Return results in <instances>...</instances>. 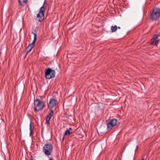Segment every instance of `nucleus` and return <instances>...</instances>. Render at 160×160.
Returning <instances> with one entry per match:
<instances>
[{"mask_svg":"<svg viewBox=\"0 0 160 160\" xmlns=\"http://www.w3.org/2000/svg\"><path fill=\"white\" fill-rule=\"evenodd\" d=\"M72 133V132H70L69 130L67 129L66 130L65 133L64 134V135L62 138V140L63 141L64 137L66 135H69Z\"/></svg>","mask_w":160,"mask_h":160,"instance_id":"10","label":"nucleus"},{"mask_svg":"<svg viewBox=\"0 0 160 160\" xmlns=\"http://www.w3.org/2000/svg\"><path fill=\"white\" fill-rule=\"evenodd\" d=\"M158 36L157 35H155L151 39L150 42V44L151 45H154L157 46L158 45L160 39L158 38Z\"/></svg>","mask_w":160,"mask_h":160,"instance_id":"9","label":"nucleus"},{"mask_svg":"<svg viewBox=\"0 0 160 160\" xmlns=\"http://www.w3.org/2000/svg\"><path fill=\"white\" fill-rule=\"evenodd\" d=\"M45 0V1L46 0Z\"/></svg>","mask_w":160,"mask_h":160,"instance_id":"24","label":"nucleus"},{"mask_svg":"<svg viewBox=\"0 0 160 160\" xmlns=\"http://www.w3.org/2000/svg\"><path fill=\"white\" fill-rule=\"evenodd\" d=\"M49 160H53L52 158H50Z\"/></svg>","mask_w":160,"mask_h":160,"instance_id":"19","label":"nucleus"},{"mask_svg":"<svg viewBox=\"0 0 160 160\" xmlns=\"http://www.w3.org/2000/svg\"><path fill=\"white\" fill-rule=\"evenodd\" d=\"M54 113L53 111V109H50V113L47 116L50 117V118L52 116Z\"/></svg>","mask_w":160,"mask_h":160,"instance_id":"13","label":"nucleus"},{"mask_svg":"<svg viewBox=\"0 0 160 160\" xmlns=\"http://www.w3.org/2000/svg\"><path fill=\"white\" fill-rule=\"evenodd\" d=\"M57 102V100L53 98H51L50 99L49 103L48 104V107L50 109H52V108L55 107Z\"/></svg>","mask_w":160,"mask_h":160,"instance_id":"8","label":"nucleus"},{"mask_svg":"<svg viewBox=\"0 0 160 160\" xmlns=\"http://www.w3.org/2000/svg\"><path fill=\"white\" fill-rule=\"evenodd\" d=\"M138 146H137L136 147V149L135 150V151H136L137 150V149H138Z\"/></svg>","mask_w":160,"mask_h":160,"instance_id":"17","label":"nucleus"},{"mask_svg":"<svg viewBox=\"0 0 160 160\" xmlns=\"http://www.w3.org/2000/svg\"><path fill=\"white\" fill-rule=\"evenodd\" d=\"M53 146L51 144H45L43 148V151L47 156L50 155L52 152Z\"/></svg>","mask_w":160,"mask_h":160,"instance_id":"3","label":"nucleus"},{"mask_svg":"<svg viewBox=\"0 0 160 160\" xmlns=\"http://www.w3.org/2000/svg\"><path fill=\"white\" fill-rule=\"evenodd\" d=\"M118 28L119 29H120V27H118Z\"/></svg>","mask_w":160,"mask_h":160,"instance_id":"21","label":"nucleus"},{"mask_svg":"<svg viewBox=\"0 0 160 160\" xmlns=\"http://www.w3.org/2000/svg\"><path fill=\"white\" fill-rule=\"evenodd\" d=\"M45 77L47 79H50L55 77V70L50 68L45 69Z\"/></svg>","mask_w":160,"mask_h":160,"instance_id":"4","label":"nucleus"},{"mask_svg":"<svg viewBox=\"0 0 160 160\" xmlns=\"http://www.w3.org/2000/svg\"><path fill=\"white\" fill-rule=\"evenodd\" d=\"M117 120L116 119H112L106 121V123L107 125V129L111 130L112 127L116 125Z\"/></svg>","mask_w":160,"mask_h":160,"instance_id":"6","label":"nucleus"},{"mask_svg":"<svg viewBox=\"0 0 160 160\" xmlns=\"http://www.w3.org/2000/svg\"><path fill=\"white\" fill-rule=\"evenodd\" d=\"M40 97L41 98V99H42L44 97L43 96H40Z\"/></svg>","mask_w":160,"mask_h":160,"instance_id":"16","label":"nucleus"},{"mask_svg":"<svg viewBox=\"0 0 160 160\" xmlns=\"http://www.w3.org/2000/svg\"><path fill=\"white\" fill-rule=\"evenodd\" d=\"M69 131L70 130H71V131H72V128H69V129H68Z\"/></svg>","mask_w":160,"mask_h":160,"instance_id":"18","label":"nucleus"},{"mask_svg":"<svg viewBox=\"0 0 160 160\" xmlns=\"http://www.w3.org/2000/svg\"><path fill=\"white\" fill-rule=\"evenodd\" d=\"M34 109L36 112L38 111L42 110L45 106L44 102L42 101L39 99H34Z\"/></svg>","mask_w":160,"mask_h":160,"instance_id":"1","label":"nucleus"},{"mask_svg":"<svg viewBox=\"0 0 160 160\" xmlns=\"http://www.w3.org/2000/svg\"><path fill=\"white\" fill-rule=\"evenodd\" d=\"M122 107H121V109H122Z\"/></svg>","mask_w":160,"mask_h":160,"instance_id":"23","label":"nucleus"},{"mask_svg":"<svg viewBox=\"0 0 160 160\" xmlns=\"http://www.w3.org/2000/svg\"><path fill=\"white\" fill-rule=\"evenodd\" d=\"M18 1L21 5L24 6L26 4L27 0H18Z\"/></svg>","mask_w":160,"mask_h":160,"instance_id":"11","label":"nucleus"},{"mask_svg":"<svg viewBox=\"0 0 160 160\" xmlns=\"http://www.w3.org/2000/svg\"><path fill=\"white\" fill-rule=\"evenodd\" d=\"M117 29V26L116 25H115L114 26H112L111 27V29L112 32H115Z\"/></svg>","mask_w":160,"mask_h":160,"instance_id":"12","label":"nucleus"},{"mask_svg":"<svg viewBox=\"0 0 160 160\" xmlns=\"http://www.w3.org/2000/svg\"><path fill=\"white\" fill-rule=\"evenodd\" d=\"M50 117H49L47 116V117L46 118V123L47 124H50V120L51 119Z\"/></svg>","mask_w":160,"mask_h":160,"instance_id":"14","label":"nucleus"},{"mask_svg":"<svg viewBox=\"0 0 160 160\" xmlns=\"http://www.w3.org/2000/svg\"><path fill=\"white\" fill-rule=\"evenodd\" d=\"M45 8L43 6L40 8L39 13L37 14V20L40 22H41L44 19Z\"/></svg>","mask_w":160,"mask_h":160,"instance_id":"5","label":"nucleus"},{"mask_svg":"<svg viewBox=\"0 0 160 160\" xmlns=\"http://www.w3.org/2000/svg\"><path fill=\"white\" fill-rule=\"evenodd\" d=\"M141 160H144V159L143 158H142Z\"/></svg>","mask_w":160,"mask_h":160,"instance_id":"20","label":"nucleus"},{"mask_svg":"<svg viewBox=\"0 0 160 160\" xmlns=\"http://www.w3.org/2000/svg\"><path fill=\"white\" fill-rule=\"evenodd\" d=\"M71 28H70L69 29V30H71Z\"/></svg>","mask_w":160,"mask_h":160,"instance_id":"22","label":"nucleus"},{"mask_svg":"<svg viewBox=\"0 0 160 160\" xmlns=\"http://www.w3.org/2000/svg\"><path fill=\"white\" fill-rule=\"evenodd\" d=\"M160 16V9L158 8H153L151 12L150 18L152 20H158Z\"/></svg>","mask_w":160,"mask_h":160,"instance_id":"2","label":"nucleus"},{"mask_svg":"<svg viewBox=\"0 0 160 160\" xmlns=\"http://www.w3.org/2000/svg\"><path fill=\"white\" fill-rule=\"evenodd\" d=\"M32 33L34 35V38L32 42L31 43L29 44L27 48V53L30 52L33 47H34L35 43L37 40V34L33 32H32Z\"/></svg>","mask_w":160,"mask_h":160,"instance_id":"7","label":"nucleus"},{"mask_svg":"<svg viewBox=\"0 0 160 160\" xmlns=\"http://www.w3.org/2000/svg\"><path fill=\"white\" fill-rule=\"evenodd\" d=\"M30 135L31 136L32 135V122H31L30 124Z\"/></svg>","mask_w":160,"mask_h":160,"instance_id":"15","label":"nucleus"}]
</instances>
